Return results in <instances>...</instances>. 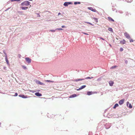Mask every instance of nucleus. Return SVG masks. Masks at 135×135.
<instances>
[{
	"mask_svg": "<svg viewBox=\"0 0 135 135\" xmlns=\"http://www.w3.org/2000/svg\"><path fill=\"white\" fill-rule=\"evenodd\" d=\"M76 90L77 91H79V90H81V89L80 88V87L78 89H76Z\"/></svg>",
	"mask_w": 135,
	"mask_h": 135,
	"instance_id": "49",
	"label": "nucleus"
},
{
	"mask_svg": "<svg viewBox=\"0 0 135 135\" xmlns=\"http://www.w3.org/2000/svg\"><path fill=\"white\" fill-rule=\"evenodd\" d=\"M97 93V91H94L93 92V94H96V93Z\"/></svg>",
	"mask_w": 135,
	"mask_h": 135,
	"instance_id": "53",
	"label": "nucleus"
},
{
	"mask_svg": "<svg viewBox=\"0 0 135 135\" xmlns=\"http://www.w3.org/2000/svg\"><path fill=\"white\" fill-rule=\"evenodd\" d=\"M56 31V29L55 30H50L49 31H51L52 32H55Z\"/></svg>",
	"mask_w": 135,
	"mask_h": 135,
	"instance_id": "32",
	"label": "nucleus"
},
{
	"mask_svg": "<svg viewBox=\"0 0 135 135\" xmlns=\"http://www.w3.org/2000/svg\"><path fill=\"white\" fill-rule=\"evenodd\" d=\"M109 46H110V47H112V45H111L110 44H109Z\"/></svg>",
	"mask_w": 135,
	"mask_h": 135,
	"instance_id": "57",
	"label": "nucleus"
},
{
	"mask_svg": "<svg viewBox=\"0 0 135 135\" xmlns=\"http://www.w3.org/2000/svg\"><path fill=\"white\" fill-rule=\"evenodd\" d=\"M30 4L31 3L30 2L27 1H26L22 2L20 5L22 6H27L30 5Z\"/></svg>",
	"mask_w": 135,
	"mask_h": 135,
	"instance_id": "1",
	"label": "nucleus"
},
{
	"mask_svg": "<svg viewBox=\"0 0 135 135\" xmlns=\"http://www.w3.org/2000/svg\"><path fill=\"white\" fill-rule=\"evenodd\" d=\"M99 15H100V13H99L98 12V13H97Z\"/></svg>",
	"mask_w": 135,
	"mask_h": 135,
	"instance_id": "59",
	"label": "nucleus"
},
{
	"mask_svg": "<svg viewBox=\"0 0 135 135\" xmlns=\"http://www.w3.org/2000/svg\"><path fill=\"white\" fill-rule=\"evenodd\" d=\"M29 91L30 92H31L33 93H34L35 92H36V91H33V90H30Z\"/></svg>",
	"mask_w": 135,
	"mask_h": 135,
	"instance_id": "39",
	"label": "nucleus"
},
{
	"mask_svg": "<svg viewBox=\"0 0 135 135\" xmlns=\"http://www.w3.org/2000/svg\"><path fill=\"white\" fill-rule=\"evenodd\" d=\"M93 78V77H87L85 78L84 79V80L85 79H92Z\"/></svg>",
	"mask_w": 135,
	"mask_h": 135,
	"instance_id": "31",
	"label": "nucleus"
},
{
	"mask_svg": "<svg viewBox=\"0 0 135 135\" xmlns=\"http://www.w3.org/2000/svg\"><path fill=\"white\" fill-rule=\"evenodd\" d=\"M63 30V29L61 28H56V30Z\"/></svg>",
	"mask_w": 135,
	"mask_h": 135,
	"instance_id": "33",
	"label": "nucleus"
},
{
	"mask_svg": "<svg viewBox=\"0 0 135 135\" xmlns=\"http://www.w3.org/2000/svg\"><path fill=\"white\" fill-rule=\"evenodd\" d=\"M84 80V78H82V79H72L71 80V81H76L78 82V81Z\"/></svg>",
	"mask_w": 135,
	"mask_h": 135,
	"instance_id": "10",
	"label": "nucleus"
},
{
	"mask_svg": "<svg viewBox=\"0 0 135 135\" xmlns=\"http://www.w3.org/2000/svg\"><path fill=\"white\" fill-rule=\"evenodd\" d=\"M40 91V90H38V91Z\"/></svg>",
	"mask_w": 135,
	"mask_h": 135,
	"instance_id": "63",
	"label": "nucleus"
},
{
	"mask_svg": "<svg viewBox=\"0 0 135 135\" xmlns=\"http://www.w3.org/2000/svg\"><path fill=\"white\" fill-rule=\"evenodd\" d=\"M88 9L91 10V11L93 12H96L97 13H98V12L95 9L93 8L92 7H88Z\"/></svg>",
	"mask_w": 135,
	"mask_h": 135,
	"instance_id": "6",
	"label": "nucleus"
},
{
	"mask_svg": "<svg viewBox=\"0 0 135 135\" xmlns=\"http://www.w3.org/2000/svg\"><path fill=\"white\" fill-rule=\"evenodd\" d=\"M73 4V2H65L64 3L63 5L65 7H67L70 4L72 5Z\"/></svg>",
	"mask_w": 135,
	"mask_h": 135,
	"instance_id": "2",
	"label": "nucleus"
},
{
	"mask_svg": "<svg viewBox=\"0 0 135 135\" xmlns=\"http://www.w3.org/2000/svg\"><path fill=\"white\" fill-rule=\"evenodd\" d=\"M93 18L94 20L96 23H98V18L95 17H93Z\"/></svg>",
	"mask_w": 135,
	"mask_h": 135,
	"instance_id": "24",
	"label": "nucleus"
},
{
	"mask_svg": "<svg viewBox=\"0 0 135 135\" xmlns=\"http://www.w3.org/2000/svg\"><path fill=\"white\" fill-rule=\"evenodd\" d=\"M126 64H127L128 63V61L127 60H124Z\"/></svg>",
	"mask_w": 135,
	"mask_h": 135,
	"instance_id": "42",
	"label": "nucleus"
},
{
	"mask_svg": "<svg viewBox=\"0 0 135 135\" xmlns=\"http://www.w3.org/2000/svg\"><path fill=\"white\" fill-rule=\"evenodd\" d=\"M18 95V94L17 93H15V94L14 95H13V96L14 97H16Z\"/></svg>",
	"mask_w": 135,
	"mask_h": 135,
	"instance_id": "37",
	"label": "nucleus"
},
{
	"mask_svg": "<svg viewBox=\"0 0 135 135\" xmlns=\"http://www.w3.org/2000/svg\"><path fill=\"white\" fill-rule=\"evenodd\" d=\"M18 96L20 97H21L22 98H24V99L28 98H29L30 97H29L28 96H27V95H25L24 94H19L18 95Z\"/></svg>",
	"mask_w": 135,
	"mask_h": 135,
	"instance_id": "4",
	"label": "nucleus"
},
{
	"mask_svg": "<svg viewBox=\"0 0 135 135\" xmlns=\"http://www.w3.org/2000/svg\"><path fill=\"white\" fill-rule=\"evenodd\" d=\"M82 33L84 34V35H89V34L88 33H87L85 32H82Z\"/></svg>",
	"mask_w": 135,
	"mask_h": 135,
	"instance_id": "44",
	"label": "nucleus"
},
{
	"mask_svg": "<svg viewBox=\"0 0 135 135\" xmlns=\"http://www.w3.org/2000/svg\"><path fill=\"white\" fill-rule=\"evenodd\" d=\"M26 61L28 64H29L31 62V59L29 57H26L25 58Z\"/></svg>",
	"mask_w": 135,
	"mask_h": 135,
	"instance_id": "8",
	"label": "nucleus"
},
{
	"mask_svg": "<svg viewBox=\"0 0 135 135\" xmlns=\"http://www.w3.org/2000/svg\"><path fill=\"white\" fill-rule=\"evenodd\" d=\"M108 30L109 31L111 32H113V30L112 28L111 27H109L108 28Z\"/></svg>",
	"mask_w": 135,
	"mask_h": 135,
	"instance_id": "25",
	"label": "nucleus"
},
{
	"mask_svg": "<svg viewBox=\"0 0 135 135\" xmlns=\"http://www.w3.org/2000/svg\"><path fill=\"white\" fill-rule=\"evenodd\" d=\"M127 2H132L131 1H129L128 0L127 1Z\"/></svg>",
	"mask_w": 135,
	"mask_h": 135,
	"instance_id": "55",
	"label": "nucleus"
},
{
	"mask_svg": "<svg viewBox=\"0 0 135 135\" xmlns=\"http://www.w3.org/2000/svg\"><path fill=\"white\" fill-rule=\"evenodd\" d=\"M81 3V2H80L75 1L74 2V5H77L78 4H80Z\"/></svg>",
	"mask_w": 135,
	"mask_h": 135,
	"instance_id": "23",
	"label": "nucleus"
},
{
	"mask_svg": "<svg viewBox=\"0 0 135 135\" xmlns=\"http://www.w3.org/2000/svg\"><path fill=\"white\" fill-rule=\"evenodd\" d=\"M101 80V78H98L97 79V81H100Z\"/></svg>",
	"mask_w": 135,
	"mask_h": 135,
	"instance_id": "43",
	"label": "nucleus"
},
{
	"mask_svg": "<svg viewBox=\"0 0 135 135\" xmlns=\"http://www.w3.org/2000/svg\"><path fill=\"white\" fill-rule=\"evenodd\" d=\"M10 8H8L7 9H6V10H5V11H7V10H8V9H9Z\"/></svg>",
	"mask_w": 135,
	"mask_h": 135,
	"instance_id": "56",
	"label": "nucleus"
},
{
	"mask_svg": "<svg viewBox=\"0 0 135 135\" xmlns=\"http://www.w3.org/2000/svg\"><path fill=\"white\" fill-rule=\"evenodd\" d=\"M3 53H4V54L5 55V56H7V54L6 53V51H5L4 50L3 51Z\"/></svg>",
	"mask_w": 135,
	"mask_h": 135,
	"instance_id": "35",
	"label": "nucleus"
},
{
	"mask_svg": "<svg viewBox=\"0 0 135 135\" xmlns=\"http://www.w3.org/2000/svg\"><path fill=\"white\" fill-rule=\"evenodd\" d=\"M126 15V16H129V15H131V14L129 13H128V12H126L125 13Z\"/></svg>",
	"mask_w": 135,
	"mask_h": 135,
	"instance_id": "26",
	"label": "nucleus"
},
{
	"mask_svg": "<svg viewBox=\"0 0 135 135\" xmlns=\"http://www.w3.org/2000/svg\"><path fill=\"white\" fill-rule=\"evenodd\" d=\"M28 0L29 1H33V0Z\"/></svg>",
	"mask_w": 135,
	"mask_h": 135,
	"instance_id": "61",
	"label": "nucleus"
},
{
	"mask_svg": "<svg viewBox=\"0 0 135 135\" xmlns=\"http://www.w3.org/2000/svg\"><path fill=\"white\" fill-rule=\"evenodd\" d=\"M117 12V11H116V12Z\"/></svg>",
	"mask_w": 135,
	"mask_h": 135,
	"instance_id": "62",
	"label": "nucleus"
},
{
	"mask_svg": "<svg viewBox=\"0 0 135 135\" xmlns=\"http://www.w3.org/2000/svg\"><path fill=\"white\" fill-rule=\"evenodd\" d=\"M18 12L21 15H23V11H18Z\"/></svg>",
	"mask_w": 135,
	"mask_h": 135,
	"instance_id": "30",
	"label": "nucleus"
},
{
	"mask_svg": "<svg viewBox=\"0 0 135 135\" xmlns=\"http://www.w3.org/2000/svg\"><path fill=\"white\" fill-rule=\"evenodd\" d=\"M112 9L113 11H114L115 10V9H116L114 8H112Z\"/></svg>",
	"mask_w": 135,
	"mask_h": 135,
	"instance_id": "51",
	"label": "nucleus"
},
{
	"mask_svg": "<svg viewBox=\"0 0 135 135\" xmlns=\"http://www.w3.org/2000/svg\"><path fill=\"white\" fill-rule=\"evenodd\" d=\"M79 94H78V95H77L76 94H74L72 95H70L69 97V98H74L75 97H76L78 96L79 95Z\"/></svg>",
	"mask_w": 135,
	"mask_h": 135,
	"instance_id": "13",
	"label": "nucleus"
},
{
	"mask_svg": "<svg viewBox=\"0 0 135 135\" xmlns=\"http://www.w3.org/2000/svg\"><path fill=\"white\" fill-rule=\"evenodd\" d=\"M61 14V13L60 12H59V13H58V16H59V15H60Z\"/></svg>",
	"mask_w": 135,
	"mask_h": 135,
	"instance_id": "54",
	"label": "nucleus"
},
{
	"mask_svg": "<svg viewBox=\"0 0 135 135\" xmlns=\"http://www.w3.org/2000/svg\"><path fill=\"white\" fill-rule=\"evenodd\" d=\"M35 94L36 96L40 97L42 96V95L39 92H36L35 93Z\"/></svg>",
	"mask_w": 135,
	"mask_h": 135,
	"instance_id": "15",
	"label": "nucleus"
},
{
	"mask_svg": "<svg viewBox=\"0 0 135 135\" xmlns=\"http://www.w3.org/2000/svg\"><path fill=\"white\" fill-rule=\"evenodd\" d=\"M93 92L92 91H87L86 94L88 95H90L93 94Z\"/></svg>",
	"mask_w": 135,
	"mask_h": 135,
	"instance_id": "17",
	"label": "nucleus"
},
{
	"mask_svg": "<svg viewBox=\"0 0 135 135\" xmlns=\"http://www.w3.org/2000/svg\"><path fill=\"white\" fill-rule=\"evenodd\" d=\"M91 25H92V26H94V25L92 24V23H91Z\"/></svg>",
	"mask_w": 135,
	"mask_h": 135,
	"instance_id": "58",
	"label": "nucleus"
},
{
	"mask_svg": "<svg viewBox=\"0 0 135 135\" xmlns=\"http://www.w3.org/2000/svg\"><path fill=\"white\" fill-rule=\"evenodd\" d=\"M88 135H93L92 132H89L88 133Z\"/></svg>",
	"mask_w": 135,
	"mask_h": 135,
	"instance_id": "41",
	"label": "nucleus"
},
{
	"mask_svg": "<svg viewBox=\"0 0 135 135\" xmlns=\"http://www.w3.org/2000/svg\"><path fill=\"white\" fill-rule=\"evenodd\" d=\"M120 43L122 44H126V41L124 39H123L122 40L120 41Z\"/></svg>",
	"mask_w": 135,
	"mask_h": 135,
	"instance_id": "20",
	"label": "nucleus"
},
{
	"mask_svg": "<svg viewBox=\"0 0 135 135\" xmlns=\"http://www.w3.org/2000/svg\"><path fill=\"white\" fill-rule=\"evenodd\" d=\"M119 105L118 104L116 103L114 105L113 108V109H115L116 107L119 106Z\"/></svg>",
	"mask_w": 135,
	"mask_h": 135,
	"instance_id": "21",
	"label": "nucleus"
},
{
	"mask_svg": "<svg viewBox=\"0 0 135 135\" xmlns=\"http://www.w3.org/2000/svg\"><path fill=\"white\" fill-rule=\"evenodd\" d=\"M123 50V48L122 47H120V51L121 52Z\"/></svg>",
	"mask_w": 135,
	"mask_h": 135,
	"instance_id": "36",
	"label": "nucleus"
},
{
	"mask_svg": "<svg viewBox=\"0 0 135 135\" xmlns=\"http://www.w3.org/2000/svg\"><path fill=\"white\" fill-rule=\"evenodd\" d=\"M35 82L37 84H39L41 85H45V84L44 83L40 82V81L38 80H36Z\"/></svg>",
	"mask_w": 135,
	"mask_h": 135,
	"instance_id": "9",
	"label": "nucleus"
},
{
	"mask_svg": "<svg viewBox=\"0 0 135 135\" xmlns=\"http://www.w3.org/2000/svg\"><path fill=\"white\" fill-rule=\"evenodd\" d=\"M5 61H6L7 65L9 66L10 64H9V60H8V59L7 56H5Z\"/></svg>",
	"mask_w": 135,
	"mask_h": 135,
	"instance_id": "14",
	"label": "nucleus"
},
{
	"mask_svg": "<svg viewBox=\"0 0 135 135\" xmlns=\"http://www.w3.org/2000/svg\"><path fill=\"white\" fill-rule=\"evenodd\" d=\"M107 117L109 118H110L112 117L115 118L116 117V116H115V115L114 114H110L109 113L107 114Z\"/></svg>",
	"mask_w": 135,
	"mask_h": 135,
	"instance_id": "5",
	"label": "nucleus"
},
{
	"mask_svg": "<svg viewBox=\"0 0 135 135\" xmlns=\"http://www.w3.org/2000/svg\"><path fill=\"white\" fill-rule=\"evenodd\" d=\"M111 124L109 123H106L104 125L105 128L107 129H109L111 127Z\"/></svg>",
	"mask_w": 135,
	"mask_h": 135,
	"instance_id": "3",
	"label": "nucleus"
},
{
	"mask_svg": "<svg viewBox=\"0 0 135 135\" xmlns=\"http://www.w3.org/2000/svg\"><path fill=\"white\" fill-rule=\"evenodd\" d=\"M1 122H0V126H1Z\"/></svg>",
	"mask_w": 135,
	"mask_h": 135,
	"instance_id": "60",
	"label": "nucleus"
},
{
	"mask_svg": "<svg viewBox=\"0 0 135 135\" xmlns=\"http://www.w3.org/2000/svg\"><path fill=\"white\" fill-rule=\"evenodd\" d=\"M100 39H101L102 40H104V41L105 40V39L104 38H103L102 37H100Z\"/></svg>",
	"mask_w": 135,
	"mask_h": 135,
	"instance_id": "48",
	"label": "nucleus"
},
{
	"mask_svg": "<svg viewBox=\"0 0 135 135\" xmlns=\"http://www.w3.org/2000/svg\"><path fill=\"white\" fill-rule=\"evenodd\" d=\"M21 0H11V1L12 2L16 1L17 2H19Z\"/></svg>",
	"mask_w": 135,
	"mask_h": 135,
	"instance_id": "34",
	"label": "nucleus"
},
{
	"mask_svg": "<svg viewBox=\"0 0 135 135\" xmlns=\"http://www.w3.org/2000/svg\"><path fill=\"white\" fill-rule=\"evenodd\" d=\"M20 8L22 10H26L28 8L27 7L21 6L20 7Z\"/></svg>",
	"mask_w": 135,
	"mask_h": 135,
	"instance_id": "19",
	"label": "nucleus"
},
{
	"mask_svg": "<svg viewBox=\"0 0 135 135\" xmlns=\"http://www.w3.org/2000/svg\"><path fill=\"white\" fill-rule=\"evenodd\" d=\"M18 56L19 58H20L21 57V56L20 54H18Z\"/></svg>",
	"mask_w": 135,
	"mask_h": 135,
	"instance_id": "47",
	"label": "nucleus"
},
{
	"mask_svg": "<svg viewBox=\"0 0 135 135\" xmlns=\"http://www.w3.org/2000/svg\"><path fill=\"white\" fill-rule=\"evenodd\" d=\"M109 83L110 86H112L113 85L114 82L113 81L110 80L109 81Z\"/></svg>",
	"mask_w": 135,
	"mask_h": 135,
	"instance_id": "16",
	"label": "nucleus"
},
{
	"mask_svg": "<svg viewBox=\"0 0 135 135\" xmlns=\"http://www.w3.org/2000/svg\"><path fill=\"white\" fill-rule=\"evenodd\" d=\"M85 23H87V24H90V25H91V23L89 22H84Z\"/></svg>",
	"mask_w": 135,
	"mask_h": 135,
	"instance_id": "40",
	"label": "nucleus"
},
{
	"mask_svg": "<svg viewBox=\"0 0 135 135\" xmlns=\"http://www.w3.org/2000/svg\"><path fill=\"white\" fill-rule=\"evenodd\" d=\"M129 39V42H132L134 41V40L133 39H132L131 38V39Z\"/></svg>",
	"mask_w": 135,
	"mask_h": 135,
	"instance_id": "38",
	"label": "nucleus"
},
{
	"mask_svg": "<svg viewBox=\"0 0 135 135\" xmlns=\"http://www.w3.org/2000/svg\"><path fill=\"white\" fill-rule=\"evenodd\" d=\"M6 66L4 67L3 69H4V70H6Z\"/></svg>",
	"mask_w": 135,
	"mask_h": 135,
	"instance_id": "52",
	"label": "nucleus"
},
{
	"mask_svg": "<svg viewBox=\"0 0 135 135\" xmlns=\"http://www.w3.org/2000/svg\"><path fill=\"white\" fill-rule=\"evenodd\" d=\"M37 17H40V14L39 13H37Z\"/></svg>",
	"mask_w": 135,
	"mask_h": 135,
	"instance_id": "50",
	"label": "nucleus"
},
{
	"mask_svg": "<svg viewBox=\"0 0 135 135\" xmlns=\"http://www.w3.org/2000/svg\"><path fill=\"white\" fill-rule=\"evenodd\" d=\"M86 86V85H83V86H81L80 88L81 89V90L85 88Z\"/></svg>",
	"mask_w": 135,
	"mask_h": 135,
	"instance_id": "29",
	"label": "nucleus"
},
{
	"mask_svg": "<svg viewBox=\"0 0 135 135\" xmlns=\"http://www.w3.org/2000/svg\"><path fill=\"white\" fill-rule=\"evenodd\" d=\"M61 27L62 28H65L66 27L65 25H62L61 26Z\"/></svg>",
	"mask_w": 135,
	"mask_h": 135,
	"instance_id": "45",
	"label": "nucleus"
},
{
	"mask_svg": "<svg viewBox=\"0 0 135 135\" xmlns=\"http://www.w3.org/2000/svg\"><path fill=\"white\" fill-rule=\"evenodd\" d=\"M45 81L46 82L48 83H54V81H52L50 80H45Z\"/></svg>",
	"mask_w": 135,
	"mask_h": 135,
	"instance_id": "22",
	"label": "nucleus"
},
{
	"mask_svg": "<svg viewBox=\"0 0 135 135\" xmlns=\"http://www.w3.org/2000/svg\"><path fill=\"white\" fill-rule=\"evenodd\" d=\"M106 110H105V111H104V112H105L106 111Z\"/></svg>",
	"mask_w": 135,
	"mask_h": 135,
	"instance_id": "64",
	"label": "nucleus"
},
{
	"mask_svg": "<svg viewBox=\"0 0 135 135\" xmlns=\"http://www.w3.org/2000/svg\"><path fill=\"white\" fill-rule=\"evenodd\" d=\"M120 13H122L123 12L122 11H118Z\"/></svg>",
	"mask_w": 135,
	"mask_h": 135,
	"instance_id": "46",
	"label": "nucleus"
},
{
	"mask_svg": "<svg viewBox=\"0 0 135 135\" xmlns=\"http://www.w3.org/2000/svg\"><path fill=\"white\" fill-rule=\"evenodd\" d=\"M21 66L22 68L24 70H26L27 69V67L25 65H22Z\"/></svg>",
	"mask_w": 135,
	"mask_h": 135,
	"instance_id": "27",
	"label": "nucleus"
},
{
	"mask_svg": "<svg viewBox=\"0 0 135 135\" xmlns=\"http://www.w3.org/2000/svg\"><path fill=\"white\" fill-rule=\"evenodd\" d=\"M108 20L109 21H111L112 22H114V20L110 17H108L107 18Z\"/></svg>",
	"mask_w": 135,
	"mask_h": 135,
	"instance_id": "18",
	"label": "nucleus"
},
{
	"mask_svg": "<svg viewBox=\"0 0 135 135\" xmlns=\"http://www.w3.org/2000/svg\"><path fill=\"white\" fill-rule=\"evenodd\" d=\"M124 99H122L119 101L118 102V103L120 105H122L124 103Z\"/></svg>",
	"mask_w": 135,
	"mask_h": 135,
	"instance_id": "11",
	"label": "nucleus"
},
{
	"mask_svg": "<svg viewBox=\"0 0 135 135\" xmlns=\"http://www.w3.org/2000/svg\"><path fill=\"white\" fill-rule=\"evenodd\" d=\"M117 67V66L116 65H114L110 67L111 69H114L115 68H116Z\"/></svg>",
	"mask_w": 135,
	"mask_h": 135,
	"instance_id": "28",
	"label": "nucleus"
},
{
	"mask_svg": "<svg viewBox=\"0 0 135 135\" xmlns=\"http://www.w3.org/2000/svg\"><path fill=\"white\" fill-rule=\"evenodd\" d=\"M127 106L129 108L131 109L132 108V106L131 103H130L129 102H127L126 104Z\"/></svg>",
	"mask_w": 135,
	"mask_h": 135,
	"instance_id": "12",
	"label": "nucleus"
},
{
	"mask_svg": "<svg viewBox=\"0 0 135 135\" xmlns=\"http://www.w3.org/2000/svg\"><path fill=\"white\" fill-rule=\"evenodd\" d=\"M124 35L126 38L128 39H131V37L129 35L127 32H125L124 33Z\"/></svg>",
	"mask_w": 135,
	"mask_h": 135,
	"instance_id": "7",
	"label": "nucleus"
}]
</instances>
